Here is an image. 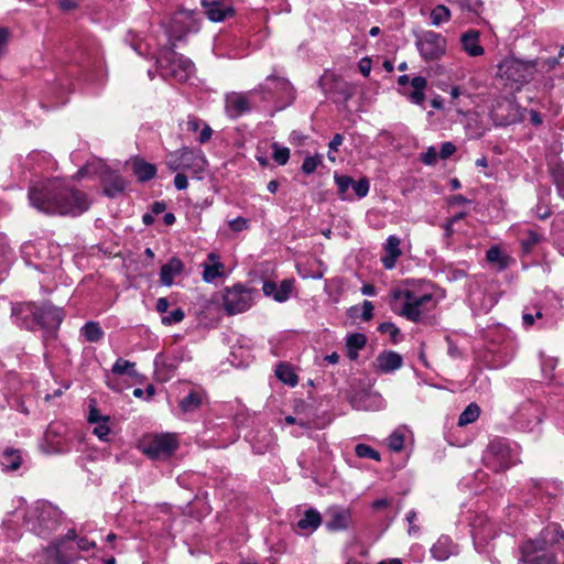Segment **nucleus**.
<instances>
[{
	"instance_id": "obj_10",
	"label": "nucleus",
	"mask_w": 564,
	"mask_h": 564,
	"mask_svg": "<svg viewBox=\"0 0 564 564\" xmlns=\"http://www.w3.org/2000/svg\"><path fill=\"white\" fill-rule=\"evenodd\" d=\"M533 73L534 65L516 58H506L498 65L497 75L507 86L519 89L532 79Z\"/></svg>"
},
{
	"instance_id": "obj_13",
	"label": "nucleus",
	"mask_w": 564,
	"mask_h": 564,
	"mask_svg": "<svg viewBox=\"0 0 564 564\" xmlns=\"http://www.w3.org/2000/svg\"><path fill=\"white\" fill-rule=\"evenodd\" d=\"M415 45L424 61H437L446 54L447 41L441 33L429 30L416 36Z\"/></svg>"
},
{
	"instance_id": "obj_52",
	"label": "nucleus",
	"mask_w": 564,
	"mask_h": 564,
	"mask_svg": "<svg viewBox=\"0 0 564 564\" xmlns=\"http://www.w3.org/2000/svg\"><path fill=\"white\" fill-rule=\"evenodd\" d=\"M355 454L359 458H369L376 462L381 459L380 453L367 444H357L355 446Z\"/></svg>"
},
{
	"instance_id": "obj_21",
	"label": "nucleus",
	"mask_w": 564,
	"mask_h": 564,
	"mask_svg": "<svg viewBox=\"0 0 564 564\" xmlns=\"http://www.w3.org/2000/svg\"><path fill=\"white\" fill-rule=\"evenodd\" d=\"M382 249L384 253L381 258L382 265L387 270H392L398 259L402 256L401 239L395 235H390Z\"/></svg>"
},
{
	"instance_id": "obj_11",
	"label": "nucleus",
	"mask_w": 564,
	"mask_h": 564,
	"mask_svg": "<svg viewBox=\"0 0 564 564\" xmlns=\"http://www.w3.org/2000/svg\"><path fill=\"white\" fill-rule=\"evenodd\" d=\"M199 14L195 11L178 10L171 18L167 25V34L172 46L181 41L186 34L199 30Z\"/></svg>"
},
{
	"instance_id": "obj_33",
	"label": "nucleus",
	"mask_w": 564,
	"mask_h": 564,
	"mask_svg": "<svg viewBox=\"0 0 564 564\" xmlns=\"http://www.w3.org/2000/svg\"><path fill=\"white\" fill-rule=\"evenodd\" d=\"M102 184H104V192L109 197L117 196L126 187L124 180L120 175L115 174V173H109L107 175H104Z\"/></svg>"
},
{
	"instance_id": "obj_3",
	"label": "nucleus",
	"mask_w": 564,
	"mask_h": 564,
	"mask_svg": "<svg viewBox=\"0 0 564 564\" xmlns=\"http://www.w3.org/2000/svg\"><path fill=\"white\" fill-rule=\"evenodd\" d=\"M268 90L272 96H276L282 101L281 108L290 105L294 98V89L289 80L281 77L269 76L265 83L259 85L258 88L250 90L247 94L243 93H231L226 96V113L236 119L250 110L249 97L257 93H264Z\"/></svg>"
},
{
	"instance_id": "obj_20",
	"label": "nucleus",
	"mask_w": 564,
	"mask_h": 564,
	"mask_svg": "<svg viewBox=\"0 0 564 564\" xmlns=\"http://www.w3.org/2000/svg\"><path fill=\"white\" fill-rule=\"evenodd\" d=\"M202 6L213 22H221L234 15V8L228 0H202Z\"/></svg>"
},
{
	"instance_id": "obj_50",
	"label": "nucleus",
	"mask_w": 564,
	"mask_h": 564,
	"mask_svg": "<svg viewBox=\"0 0 564 564\" xmlns=\"http://www.w3.org/2000/svg\"><path fill=\"white\" fill-rule=\"evenodd\" d=\"M449 19H451V11L447 7H445L443 4L436 6L431 11V23L435 26H438L442 23L449 21Z\"/></svg>"
},
{
	"instance_id": "obj_48",
	"label": "nucleus",
	"mask_w": 564,
	"mask_h": 564,
	"mask_svg": "<svg viewBox=\"0 0 564 564\" xmlns=\"http://www.w3.org/2000/svg\"><path fill=\"white\" fill-rule=\"evenodd\" d=\"M334 180L338 188L339 197L343 200L349 199L350 196L348 195V191L354 184V180L348 175H340L337 173H335Z\"/></svg>"
},
{
	"instance_id": "obj_56",
	"label": "nucleus",
	"mask_w": 564,
	"mask_h": 564,
	"mask_svg": "<svg viewBox=\"0 0 564 564\" xmlns=\"http://www.w3.org/2000/svg\"><path fill=\"white\" fill-rule=\"evenodd\" d=\"M366 402V410H381L384 408V400L379 394H367Z\"/></svg>"
},
{
	"instance_id": "obj_61",
	"label": "nucleus",
	"mask_w": 564,
	"mask_h": 564,
	"mask_svg": "<svg viewBox=\"0 0 564 564\" xmlns=\"http://www.w3.org/2000/svg\"><path fill=\"white\" fill-rule=\"evenodd\" d=\"M361 319L370 321L373 317V305L370 301L366 300L361 304Z\"/></svg>"
},
{
	"instance_id": "obj_39",
	"label": "nucleus",
	"mask_w": 564,
	"mask_h": 564,
	"mask_svg": "<svg viewBox=\"0 0 564 564\" xmlns=\"http://www.w3.org/2000/svg\"><path fill=\"white\" fill-rule=\"evenodd\" d=\"M543 235L534 228H527L522 232L521 245L525 252H530L535 246L543 241Z\"/></svg>"
},
{
	"instance_id": "obj_60",
	"label": "nucleus",
	"mask_w": 564,
	"mask_h": 564,
	"mask_svg": "<svg viewBox=\"0 0 564 564\" xmlns=\"http://www.w3.org/2000/svg\"><path fill=\"white\" fill-rule=\"evenodd\" d=\"M456 152V145L452 142H444L441 145L440 158L445 160L448 159Z\"/></svg>"
},
{
	"instance_id": "obj_32",
	"label": "nucleus",
	"mask_w": 564,
	"mask_h": 564,
	"mask_svg": "<svg viewBox=\"0 0 564 564\" xmlns=\"http://www.w3.org/2000/svg\"><path fill=\"white\" fill-rule=\"evenodd\" d=\"M460 42L463 50L473 57L484 54V47L479 44V32L469 30L462 34Z\"/></svg>"
},
{
	"instance_id": "obj_7",
	"label": "nucleus",
	"mask_w": 564,
	"mask_h": 564,
	"mask_svg": "<svg viewBox=\"0 0 564 564\" xmlns=\"http://www.w3.org/2000/svg\"><path fill=\"white\" fill-rule=\"evenodd\" d=\"M156 65L163 78L171 77L180 83L187 82L195 73L194 63L173 48H162L156 57Z\"/></svg>"
},
{
	"instance_id": "obj_23",
	"label": "nucleus",
	"mask_w": 564,
	"mask_h": 564,
	"mask_svg": "<svg viewBox=\"0 0 564 564\" xmlns=\"http://www.w3.org/2000/svg\"><path fill=\"white\" fill-rule=\"evenodd\" d=\"M293 290V280H283L279 285L272 281H265L262 286L263 294L279 303L288 301Z\"/></svg>"
},
{
	"instance_id": "obj_41",
	"label": "nucleus",
	"mask_w": 564,
	"mask_h": 564,
	"mask_svg": "<svg viewBox=\"0 0 564 564\" xmlns=\"http://www.w3.org/2000/svg\"><path fill=\"white\" fill-rule=\"evenodd\" d=\"M341 84V80L332 72H325L318 80V85L326 95L334 94Z\"/></svg>"
},
{
	"instance_id": "obj_18",
	"label": "nucleus",
	"mask_w": 564,
	"mask_h": 564,
	"mask_svg": "<svg viewBox=\"0 0 564 564\" xmlns=\"http://www.w3.org/2000/svg\"><path fill=\"white\" fill-rule=\"evenodd\" d=\"M39 307L34 303H22L17 304L12 308V316L14 318V323L22 328L29 330L37 329L39 324Z\"/></svg>"
},
{
	"instance_id": "obj_2",
	"label": "nucleus",
	"mask_w": 564,
	"mask_h": 564,
	"mask_svg": "<svg viewBox=\"0 0 564 564\" xmlns=\"http://www.w3.org/2000/svg\"><path fill=\"white\" fill-rule=\"evenodd\" d=\"M431 285L425 281L405 280L389 295L391 311L410 322L417 323L436 306Z\"/></svg>"
},
{
	"instance_id": "obj_44",
	"label": "nucleus",
	"mask_w": 564,
	"mask_h": 564,
	"mask_svg": "<svg viewBox=\"0 0 564 564\" xmlns=\"http://www.w3.org/2000/svg\"><path fill=\"white\" fill-rule=\"evenodd\" d=\"M480 415V408L476 403H469L458 417V425L466 426L474 423Z\"/></svg>"
},
{
	"instance_id": "obj_28",
	"label": "nucleus",
	"mask_w": 564,
	"mask_h": 564,
	"mask_svg": "<svg viewBox=\"0 0 564 564\" xmlns=\"http://www.w3.org/2000/svg\"><path fill=\"white\" fill-rule=\"evenodd\" d=\"M88 422L94 425L93 433L100 441H109L111 432L109 426V416L101 415L97 409L91 408L88 415Z\"/></svg>"
},
{
	"instance_id": "obj_54",
	"label": "nucleus",
	"mask_w": 564,
	"mask_h": 564,
	"mask_svg": "<svg viewBox=\"0 0 564 564\" xmlns=\"http://www.w3.org/2000/svg\"><path fill=\"white\" fill-rule=\"evenodd\" d=\"M323 156L319 154L316 155H308L305 158L303 164H302V171L305 174H312L316 171V169L322 163Z\"/></svg>"
},
{
	"instance_id": "obj_59",
	"label": "nucleus",
	"mask_w": 564,
	"mask_h": 564,
	"mask_svg": "<svg viewBox=\"0 0 564 564\" xmlns=\"http://www.w3.org/2000/svg\"><path fill=\"white\" fill-rule=\"evenodd\" d=\"M229 228L234 231H242L248 228V220L243 217H237L229 220Z\"/></svg>"
},
{
	"instance_id": "obj_38",
	"label": "nucleus",
	"mask_w": 564,
	"mask_h": 564,
	"mask_svg": "<svg viewBox=\"0 0 564 564\" xmlns=\"http://www.w3.org/2000/svg\"><path fill=\"white\" fill-rule=\"evenodd\" d=\"M13 260V252L7 242V238L0 234V281L7 273Z\"/></svg>"
},
{
	"instance_id": "obj_51",
	"label": "nucleus",
	"mask_w": 564,
	"mask_h": 564,
	"mask_svg": "<svg viewBox=\"0 0 564 564\" xmlns=\"http://www.w3.org/2000/svg\"><path fill=\"white\" fill-rule=\"evenodd\" d=\"M542 318H543V313H542L541 307H533V308L525 307L523 311V314H522V322H523V326L525 328L532 327L536 319L541 321Z\"/></svg>"
},
{
	"instance_id": "obj_62",
	"label": "nucleus",
	"mask_w": 564,
	"mask_h": 564,
	"mask_svg": "<svg viewBox=\"0 0 564 564\" xmlns=\"http://www.w3.org/2000/svg\"><path fill=\"white\" fill-rule=\"evenodd\" d=\"M392 503V499L391 498H379V499H376L372 503H371V508L375 510V511H383L386 510L387 508H389Z\"/></svg>"
},
{
	"instance_id": "obj_36",
	"label": "nucleus",
	"mask_w": 564,
	"mask_h": 564,
	"mask_svg": "<svg viewBox=\"0 0 564 564\" xmlns=\"http://www.w3.org/2000/svg\"><path fill=\"white\" fill-rule=\"evenodd\" d=\"M82 337L88 343H98L104 336L105 332L100 327L99 323L89 321L79 330Z\"/></svg>"
},
{
	"instance_id": "obj_14",
	"label": "nucleus",
	"mask_w": 564,
	"mask_h": 564,
	"mask_svg": "<svg viewBox=\"0 0 564 564\" xmlns=\"http://www.w3.org/2000/svg\"><path fill=\"white\" fill-rule=\"evenodd\" d=\"M525 109L521 108L514 100L505 98L498 101L491 116L497 126H509L524 119Z\"/></svg>"
},
{
	"instance_id": "obj_63",
	"label": "nucleus",
	"mask_w": 564,
	"mask_h": 564,
	"mask_svg": "<svg viewBox=\"0 0 564 564\" xmlns=\"http://www.w3.org/2000/svg\"><path fill=\"white\" fill-rule=\"evenodd\" d=\"M415 520H416V512L414 510H410L406 513V521L409 522L408 533L410 535L416 534L419 532V527H416L414 523Z\"/></svg>"
},
{
	"instance_id": "obj_26",
	"label": "nucleus",
	"mask_w": 564,
	"mask_h": 564,
	"mask_svg": "<svg viewBox=\"0 0 564 564\" xmlns=\"http://www.w3.org/2000/svg\"><path fill=\"white\" fill-rule=\"evenodd\" d=\"M322 524V516L316 509H307L296 522V531L302 535H310Z\"/></svg>"
},
{
	"instance_id": "obj_25",
	"label": "nucleus",
	"mask_w": 564,
	"mask_h": 564,
	"mask_svg": "<svg viewBox=\"0 0 564 564\" xmlns=\"http://www.w3.org/2000/svg\"><path fill=\"white\" fill-rule=\"evenodd\" d=\"M22 165L24 169L37 174L43 170H53L55 167V162L47 153L32 152L24 159Z\"/></svg>"
},
{
	"instance_id": "obj_30",
	"label": "nucleus",
	"mask_w": 564,
	"mask_h": 564,
	"mask_svg": "<svg viewBox=\"0 0 564 564\" xmlns=\"http://www.w3.org/2000/svg\"><path fill=\"white\" fill-rule=\"evenodd\" d=\"M184 124L185 130L188 132L195 133L199 131V135L197 138L199 143H206L213 135V129L196 116H187Z\"/></svg>"
},
{
	"instance_id": "obj_37",
	"label": "nucleus",
	"mask_w": 564,
	"mask_h": 564,
	"mask_svg": "<svg viewBox=\"0 0 564 564\" xmlns=\"http://www.w3.org/2000/svg\"><path fill=\"white\" fill-rule=\"evenodd\" d=\"M367 338L361 333L350 334L346 338V346L348 349V357L351 360L357 359L358 351L366 346Z\"/></svg>"
},
{
	"instance_id": "obj_43",
	"label": "nucleus",
	"mask_w": 564,
	"mask_h": 564,
	"mask_svg": "<svg viewBox=\"0 0 564 564\" xmlns=\"http://www.w3.org/2000/svg\"><path fill=\"white\" fill-rule=\"evenodd\" d=\"M408 430L404 426L395 429L387 438L388 447L393 452H401L404 447Z\"/></svg>"
},
{
	"instance_id": "obj_55",
	"label": "nucleus",
	"mask_w": 564,
	"mask_h": 564,
	"mask_svg": "<svg viewBox=\"0 0 564 564\" xmlns=\"http://www.w3.org/2000/svg\"><path fill=\"white\" fill-rule=\"evenodd\" d=\"M184 316H185V314H184L183 310L176 308V310L170 312L169 314L162 316V323L164 325L177 324L184 319Z\"/></svg>"
},
{
	"instance_id": "obj_57",
	"label": "nucleus",
	"mask_w": 564,
	"mask_h": 564,
	"mask_svg": "<svg viewBox=\"0 0 564 564\" xmlns=\"http://www.w3.org/2000/svg\"><path fill=\"white\" fill-rule=\"evenodd\" d=\"M351 187H352L356 196L359 198H362V197L367 196L370 185H369L368 178L364 177V178L359 180L358 182H354Z\"/></svg>"
},
{
	"instance_id": "obj_35",
	"label": "nucleus",
	"mask_w": 564,
	"mask_h": 564,
	"mask_svg": "<svg viewBox=\"0 0 564 564\" xmlns=\"http://www.w3.org/2000/svg\"><path fill=\"white\" fill-rule=\"evenodd\" d=\"M411 86L413 91L408 95V98L412 104L422 106L425 101V89L427 87V80L423 76H415L411 79Z\"/></svg>"
},
{
	"instance_id": "obj_12",
	"label": "nucleus",
	"mask_w": 564,
	"mask_h": 564,
	"mask_svg": "<svg viewBox=\"0 0 564 564\" xmlns=\"http://www.w3.org/2000/svg\"><path fill=\"white\" fill-rule=\"evenodd\" d=\"M177 445L174 434L162 433L144 437L140 443V449L151 458H166L176 451Z\"/></svg>"
},
{
	"instance_id": "obj_22",
	"label": "nucleus",
	"mask_w": 564,
	"mask_h": 564,
	"mask_svg": "<svg viewBox=\"0 0 564 564\" xmlns=\"http://www.w3.org/2000/svg\"><path fill=\"white\" fill-rule=\"evenodd\" d=\"M403 359L400 354L395 351H382L379 354L373 362L376 372L389 373L402 367Z\"/></svg>"
},
{
	"instance_id": "obj_24",
	"label": "nucleus",
	"mask_w": 564,
	"mask_h": 564,
	"mask_svg": "<svg viewBox=\"0 0 564 564\" xmlns=\"http://www.w3.org/2000/svg\"><path fill=\"white\" fill-rule=\"evenodd\" d=\"M202 278L207 283H212L216 279L225 275V265L220 261V257L215 252L208 253L207 260L202 263Z\"/></svg>"
},
{
	"instance_id": "obj_5",
	"label": "nucleus",
	"mask_w": 564,
	"mask_h": 564,
	"mask_svg": "<svg viewBox=\"0 0 564 564\" xmlns=\"http://www.w3.org/2000/svg\"><path fill=\"white\" fill-rule=\"evenodd\" d=\"M22 258L28 265L45 273L59 264V247L47 240L28 241L21 247Z\"/></svg>"
},
{
	"instance_id": "obj_19",
	"label": "nucleus",
	"mask_w": 564,
	"mask_h": 564,
	"mask_svg": "<svg viewBox=\"0 0 564 564\" xmlns=\"http://www.w3.org/2000/svg\"><path fill=\"white\" fill-rule=\"evenodd\" d=\"M37 319V328L45 329L53 335L64 319V312L51 304H43L39 307Z\"/></svg>"
},
{
	"instance_id": "obj_40",
	"label": "nucleus",
	"mask_w": 564,
	"mask_h": 564,
	"mask_svg": "<svg viewBox=\"0 0 564 564\" xmlns=\"http://www.w3.org/2000/svg\"><path fill=\"white\" fill-rule=\"evenodd\" d=\"M133 172L139 181L145 182L155 176L156 169L153 164L137 160L133 162Z\"/></svg>"
},
{
	"instance_id": "obj_47",
	"label": "nucleus",
	"mask_w": 564,
	"mask_h": 564,
	"mask_svg": "<svg viewBox=\"0 0 564 564\" xmlns=\"http://www.w3.org/2000/svg\"><path fill=\"white\" fill-rule=\"evenodd\" d=\"M275 376L284 383L294 387L297 384V376L292 368L285 364H280L275 369Z\"/></svg>"
},
{
	"instance_id": "obj_9",
	"label": "nucleus",
	"mask_w": 564,
	"mask_h": 564,
	"mask_svg": "<svg viewBox=\"0 0 564 564\" xmlns=\"http://www.w3.org/2000/svg\"><path fill=\"white\" fill-rule=\"evenodd\" d=\"M207 160L200 149L184 147L172 152L167 159V166L171 171H186L198 175L205 170Z\"/></svg>"
},
{
	"instance_id": "obj_34",
	"label": "nucleus",
	"mask_w": 564,
	"mask_h": 564,
	"mask_svg": "<svg viewBox=\"0 0 564 564\" xmlns=\"http://www.w3.org/2000/svg\"><path fill=\"white\" fill-rule=\"evenodd\" d=\"M22 464V456L20 451L7 448L0 455V467L6 471H14Z\"/></svg>"
},
{
	"instance_id": "obj_27",
	"label": "nucleus",
	"mask_w": 564,
	"mask_h": 564,
	"mask_svg": "<svg viewBox=\"0 0 564 564\" xmlns=\"http://www.w3.org/2000/svg\"><path fill=\"white\" fill-rule=\"evenodd\" d=\"M184 271V263L176 257L171 258L161 267L160 282L162 285H173L175 279Z\"/></svg>"
},
{
	"instance_id": "obj_64",
	"label": "nucleus",
	"mask_w": 564,
	"mask_h": 564,
	"mask_svg": "<svg viewBox=\"0 0 564 564\" xmlns=\"http://www.w3.org/2000/svg\"><path fill=\"white\" fill-rule=\"evenodd\" d=\"M372 67V62L369 57H362L358 63L359 72L365 76L368 77L370 75Z\"/></svg>"
},
{
	"instance_id": "obj_8",
	"label": "nucleus",
	"mask_w": 564,
	"mask_h": 564,
	"mask_svg": "<svg viewBox=\"0 0 564 564\" xmlns=\"http://www.w3.org/2000/svg\"><path fill=\"white\" fill-rule=\"evenodd\" d=\"M258 291L241 283L227 286L223 293V307L228 315L248 311L254 303Z\"/></svg>"
},
{
	"instance_id": "obj_29",
	"label": "nucleus",
	"mask_w": 564,
	"mask_h": 564,
	"mask_svg": "<svg viewBox=\"0 0 564 564\" xmlns=\"http://www.w3.org/2000/svg\"><path fill=\"white\" fill-rule=\"evenodd\" d=\"M457 553V545L447 535L440 536L431 547V554L437 561H445Z\"/></svg>"
},
{
	"instance_id": "obj_15",
	"label": "nucleus",
	"mask_w": 564,
	"mask_h": 564,
	"mask_svg": "<svg viewBox=\"0 0 564 564\" xmlns=\"http://www.w3.org/2000/svg\"><path fill=\"white\" fill-rule=\"evenodd\" d=\"M325 528L330 532L348 530L352 525V513L349 508L332 506L325 511Z\"/></svg>"
},
{
	"instance_id": "obj_16",
	"label": "nucleus",
	"mask_w": 564,
	"mask_h": 564,
	"mask_svg": "<svg viewBox=\"0 0 564 564\" xmlns=\"http://www.w3.org/2000/svg\"><path fill=\"white\" fill-rule=\"evenodd\" d=\"M514 421L520 430L533 431L541 422V409L532 402L522 403L514 413Z\"/></svg>"
},
{
	"instance_id": "obj_45",
	"label": "nucleus",
	"mask_w": 564,
	"mask_h": 564,
	"mask_svg": "<svg viewBox=\"0 0 564 564\" xmlns=\"http://www.w3.org/2000/svg\"><path fill=\"white\" fill-rule=\"evenodd\" d=\"M486 259L500 270L508 267V257L498 247H491L486 253Z\"/></svg>"
},
{
	"instance_id": "obj_31",
	"label": "nucleus",
	"mask_w": 564,
	"mask_h": 564,
	"mask_svg": "<svg viewBox=\"0 0 564 564\" xmlns=\"http://www.w3.org/2000/svg\"><path fill=\"white\" fill-rule=\"evenodd\" d=\"M76 539V533L74 530H69L66 535L54 543L53 545L48 546L46 552L54 557L55 564H69L72 558L64 556L63 551L67 549L66 543L68 541H74Z\"/></svg>"
},
{
	"instance_id": "obj_49",
	"label": "nucleus",
	"mask_w": 564,
	"mask_h": 564,
	"mask_svg": "<svg viewBox=\"0 0 564 564\" xmlns=\"http://www.w3.org/2000/svg\"><path fill=\"white\" fill-rule=\"evenodd\" d=\"M553 183L560 197L564 199V164L557 163L551 170Z\"/></svg>"
},
{
	"instance_id": "obj_4",
	"label": "nucleus",
	"mask_w": 564,
	"mask_h": 564,
	"mask_svg": "<svg viewBox=\"0 0 564 564\" xmlns=\"http://www.w3.org/2000/svg\"><path fill=\"white\" fill-rule=\"evenodd\" d=\"M14 514L22 517L24 523L39 536L52 530L59 520L58 509L44 501H37L30 507H25V502L19 500Z\"/></svg>"
},
{
	"instance_id": "obj_46",
	"label": "nucleus",
	"mask_w": 564,
	"mask_h": 564,
	"mask_svg": "<svg viewBox=\"0 0 564 564\" xmlns=\"http://www.w3.org/2000/svg\"><path fill=\"white\" fill-rule=\"evenodd\" d=\"M202 404V395L196 392L192 391L186 397H184L180 402V408L183 412H193L197 410Z\"/></svg>"
},
{
	"instance_id": "obj_6",
	"label": "nucleus",
	"mask_w": 564,
	"mask_h": 564,
	"mask_svg": "<svg viewBox=\"0 0 564 564\" xmlns=\"http://www.w3.org/2000/svg\"><path fill=\"white\" fill-rule=\"evenodd\" d=\"M482 462L495 473L505 471L519 462V446L507 438H495L484 452Z\"/></svg>"
},
{
	"instance_id": "obj_53",
	"label": "nucleus",
	"mask_w": 564,
	"mask_h": 564,
	"mask_svg": "<svg viewBox=\"0 0 564 564\" xmlns=\"http://www.w3.org/2000/svg\"><path fill=\"white\" fill-rule=\"evenodd\" d=\"M272 150H273L272 156L279 165H284L288 163V161L290 159L289 148L282 147V145L278 144L276 142H274L272 144Z\"/></svg>"
},
{
	"instance_id": "obj_58",
	"label": "nucleus",
	"mask_w": 564,
	"mask_h": 564,
	"mask_svg": "<svg viewBox=\"0 0 564 564\" xmlns=\"http://www.w3.org/2000/svg\"><path fill=\"white\" fill-rule=\"evenodd\" d=\"M437 151L434 147H430L426 152L421 154V161L426 165H433L437 161Z\"/></svg>"
},
{
	"instance_id": "obj_1",
	"label": "nucleus",
	"mask_w": 564,
	"mask_h": 564,
	"mask_svg": "<svg viewBox=\"0 0 564 564\" xmlns=\"http://www.w3.org/2000/svg\"><path fill=\"white\" fill-rule=\"evenodd\" d=\"M30 204L50 215L78 216L89 208L85 193L67 187L59 180L33 184L29 189Z\"/></svg>"
},
{
	"instance_id": "obj_17",
	"label": "nucleus",
	"mask_w": 564,
	"mask_h": 564,
	"mask_svg": "<svg viewBox=\"0 0 564 564\" xmlns=\"http://www.w3.org/2000/svg\"><path fill=\"white\" fill-rule=\"evenodd\" d=\"M474 544L478 549L497 535L496 525L485 514H477L470 522Z\"/></svg>"
},
{
	"instance_id": "obj_42",
	"label": "nucleus",
	"mask_w": 564,
	"mask_h": 564,
	"mask_svg": "<svg viewBox=\"0 0 564 564\" xmlns=\"http://www.w3.org/2000/svg\"><path fill=\"white\" fill-rule=\"evenodd\" d=\"M111 372L116 376L127 375L131 378L139 376L135 369V364L123 358H118L111 368Z\"/></svg>"
}]
</instances>
